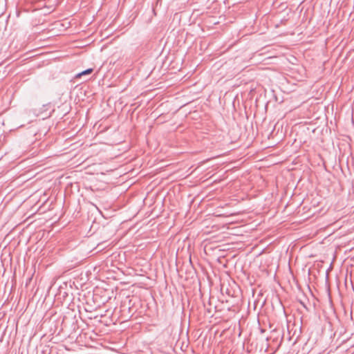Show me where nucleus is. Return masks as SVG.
Masks as SVG:
<instances>
[{"label": "nucleus", "instance_id": "1", "mask_svg": "<svg viewBox=\"0 0 354 354\" xmlns=\"http://www.w3.org/2000/svg\"><path fill=\"white\" fill-rule=\"evenodd\" d=\"M92 71H93L92 68H88V69L85 70V71H82V73H80L77 75H76V77H80L82 75L90 74L91 73H92Z\"/></svg>", "mask_w": 354, "mask_h": 354}]
</instances>
